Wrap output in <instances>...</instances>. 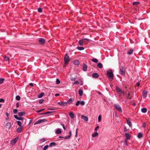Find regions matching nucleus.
Segmentation results:
<instances>
[{"mask_svg":"<svg viewBox=\"0 0 150 150\" xmlns=\"http://www.w3.org/2000/svg\"><path fill=\"white\" fill-rule=\"evenodd\" d=\"M69 115L71 118H73L74 117V114L72 112H70L69 113Z\"/></svg>","mask_w":150,"mask_h":150,"instance_id":"nucleus-23","label":"nucleus"},{"mask_svg":"<svg viewBox=\"0 0 150 150\" xmlns=\"http://www.w3.org/2000/svg\"><path fill=\"white\" fill-rule=\"evenodd\" d=\"M4 80V78H1L0 79V84L2 83Z\"/></svg>","mask_w":150,"mask_h":150,"instance_id":"nucleus-40","label":"nucleus"},{"mask_svg":"<svg viewBox=\"0 0 150 150\" xmlns=\"http://www.w3.org/2000/svg\"><path fill=\"white\" fill-rule=\"evenodd\" d=\"M147 110L146 108H143L142 109L141 111L143 113H145L147 112Z\"/></svg>","mask_w":150,"mask_h":150,"instance_id":"nucleus-26","label":"nucleus"},{"mask_svg":"<svg viewBox=\"0 0 150 150\" xmlns=\"http://www.w3.org/2000/svg\"><path fill=\"white\" fill-rule=\"evenodd\" d=\"M61 125H62V126L63 128V129L65 130L66 129V128L65 127V125L64 124H61Z\"/></svg>","mask_w":150,"mask_h":150,"instance_id":"nucleus-54","label":"nucleus"},{"mask_svg":"<svg viewBox=\"0 0 150 150\" xmlns=\"http://www.w3.org/2000/svg\"><path fill=\"white\" fill-rule=\"evenodd\" d=\"M99 127V126H97L95 128V130L96 131H97V130L98 129Z\"/></svg>","mask_w":150,"mask_h":150,"instance_id":"nucleus-58","label":"nucleus"},{"mask_svg":"<svg viewBox=\"0 0 150 150\" xmlns=\"http://www.w3.org/2000/svg\"><path fill=\"white\" fill-rule=\"evenodd\" d=\"M4 99L3 98H1L0 99V102H4Z\"/></svg>","mask_w":150,"mask_h":150,"instance_id":"nucleus-59","label":"nucleus"},{"mask_svg":"<svg viewBox=\"0 0 150 150\" xmlns=\"http://www.w3.org/2000/svg\"><path fill=\"white\" fill-rule=\"evenodd\" d=\"M114 106L116 109L118 110L119 112H122L121 107L118 104H114Z\"/></svg>","mask_w":150,"mask_h":150,"instance_id":"nucleus-4","label":"nucleus"},{"mask_svg":"<svg viewBox=\"0 0 150 150\" xmlns=\"http://www.w3.org/2000/svg\"><path fill=\"white\" fill-rule=\"evenodd\" d=\"M107 75L109 79L111 80L113 79V74L112 71L111 69H110L107 71Z\"/></svg>","mask_w":150,"mask_h":150,"instance_id":"nucleus-1","label":"nucleus"},{"mask_svg":"<svg viewBox=\"0 0 150 150\" xmlns=\"http://www.w3.org/2000/svg\"><path fill=\"white\" fill-rule=\"evenodd\" d=\"M103 67V65L101 63H99L97 65V67L98 68H101L102 67Z\"/></svg>","mask_w":150,"mask_h":150,"instance_id":"nucleus-32","label":"nucleus"},{"mask_svg":"<svg viewBox=\"0 0 150 150\" xmlns=\"http://www.w3.org/2000/svg\"><path fill=\"white\" fill-rule=\"evenodd\" d=\"M58 104L62 106H65L67 105V103L66 102H58Z\"/></svg>","mask_w":150,"mask_h":150,"instance_id":"nucleus-9","label":"nucleus"},{"mask_svg":"<svg viewBox=\"0 0 150 150\" xmlns=\"http://www.w3.org/2000/svg\"><path fill=\"white\" fill-rule=\"evenodd\" d=\"M133 52V50L132 49H130L129 51L127 52V54H130L132 53Z\"/></svg>","mask_w":150,"mask_h":150,"instance_id":"nucleus-34","label":"nucleus"},{"mask_svg":"<svg viewBox=\"0 0 150 150\" xmlns=\"http://www.w3.org/2000/svg\"><path fill=\"white\" fill-rule=\"evenodd\" d=\"M77 49L79 50H83L84 49V48L83 47L78 46L77 47Z\"/></svg>","mask_w":150,"mask_h":150,"instance_id":"nucleus-33","label":"nucleus"},{"mask_svg":"<svg viewBox=\"0 0 150 150\" xmlns=\"http://www.w3.org/2000/svg\"><path fill=\"white\" fill-rule=\"evenodd\" d=\"M81 119L84 120L85 121L87 122L88 120V118L87 117L84 115H82L81 116Z\"/></svg>","mask_w":150,"mask_h":150,"instance_id":"nucleus-13","label":"nucleus"},{"mask_svg":"<svg viewBox=\"0 0 150 150\" xmlns=\"http://www.w3.org/2000/svg\"><path fill=\"white\" fill-rule=\"evenodd\" d=\"M143 137V134H142L141 132H139L138 133V135H137V137L139 139H140L142 138Z\"/></svg>","mask_w":150,"mask_h":150,"instance_id":"nucleus-22","label":"nucleus"},{"mask_svg":"<svg viewBox=\"0 0 150 150\" xmlns=\"http://www.w3.org/2000/svg\"><path fill=\"white\" fill-rule=\"evenodd\" d=\"M56 145V143L54 142H51L49 144V146L50 147H52L53 146H54Z\"/></svg>","mask_w":150,"mask_h":150,"instance_id":"nucleus-30","label":"nucleus"},{"mask_svg":"<svg viewBox=\"0 0 150 150\" xmlns=\"http://www.w3.org/2000/svg\"><path fill=\"white\" fill-rule=\"evenodd\" d=\"M44 100L43 99H40V100H39V103L41 104L44 101Z\"/></svg>","mask_w":150,"mask_h":150,"instance_id":"nucleus-50","label":"nucleus"},{"mask_svg":"<svg viewBox=\"0 0 150 150\" xmlns=\"http://www.w3.org/2000/svg\"><path fill=\"white\" fill-rule=\"evenodd\" d=\"M6 115L7 116V117L8 116V115H9L8 113L7 112H6Z\"/></svg>","mask_w":150,"mask_h":150,"instance_id":"nucleus-64","label":"nucleus"},{"mask_svg":"<svg viewBox=\"0 0 150 150\" xmlns=\"http://www.w3.org/2000/svg\"><path fill=\"white\" fill-rule=\"evenodd\" d=\"M127 124L130 127H132V124L130 121L129 120V119H127Z\"/></svg>","mask_w":150,"mask_h":150,"instance_id":"nucleus-15","label":"nucleus"},{"mask_svg":"<svg viewBox=\"0 0 150 150\" xmlns=\"http://www.w3.org/2000/svg\"><path fill=\"white\" fill-rule=\"evenodd\" d=\"M92 61L94 62H95V63H97L98 62V60L96 59V58H93L92 59Z\"/></svg>","mask_w":150,"mask_h":150,"instance_id":"nucleus-36","label":"nucleus"},{"mask_svg":"<svg viewBox=\"0 0 150 150\" xmlns=\"http://www.w3.org/2000/svg\"><path fill=\"white\" fill-rule=\"evenodd\" d=\"M77 133H78L77 129H76V134H75V137H77Z\"/></svg>","mask_w":150,"mask_h":150,"instance_id":"nucleus-55","label":"nucleus"},{"mask_svg":"<svg viewBox=\"0 0 150 150\" xmlns=\"http://www.w3.org/2000/svg\"><path fill=\"white\" fill-rule=\"evenodd\" d=\"M17 109H14L13 110V112L14 114H16L17 113Z\"/></svg>","mask_w":150,"mask_h":150,"instance_id":"nucleus-46","label":"nucleus"},{"mask_svg":"<svg viewBox=\"0 0 150 150\" xmlns=\"http://www.w3.org/2000/svg\"><path fill=\"white\" fill-rule=\"evenodd\" d=\"M98 120L99 122H100L102 120V116L101 115H99L98 117Z\"/></svg>","mask_w":150,"mask_h":150,"instance_id":"nucleus-39","label":"nucleus"},{"mask_svg":"<svg viewBox=\"0 0 150 150\" xmlns=\"http://www.w3.org/2000/svg\"><path fill=\"white\" fill-rule=\"evenodd\" d=\"M52 112H53L48 111V112H45L42 113L41 114H43V115H46V114H47L50 113H52Z\"/></svg>","mask_w":150,"mask_h":150,"instance_id":"nucleus-38","label":"nucleus"},{"mask_svg":"<svg viewBox=\"0 0 150 150\" xmlns=\"http://www.w3.org/2000/svg\"><path fill=\"white\" fill-rule=\"evenodd\" d=\"M29 85L31 86H33V84L32 83H30L29 84Z\"/></svg>","mask_w":150,"mask_h":150,"instance_id":"nucleus-61","label":"nucleus"},{"mask_svg":"<svg viewBox=\"0 0 150 150\" xmlns=\"http://www.w3.org/2000/svg\"><path fill=\"white\" fill-rule=\"evenodd\" d=\"M140 2L139 1H135L133 3V4L134 5H137L139 4Z\"/></svg>","mask_w":150,"mask_h":150,"instance_id":"nucleus-35","label":"nucleus"},{"mask_svg":"<svg viewBox=\"0 0 150 150\" xmlns=\"http://www.w3.org/2000/svg\"><path fill=\"white\" fill-rule=\"evenodd\" d=\"M69 134L68 136L66 137H62V136L59 137V138H64V139H69L71 136V131H69Z\"/></svg>","mask_w":150,"mask_h":150,"instance_id":"nucleus-8","label":"nucleus"},{"mask_svg":"<svg viewBox=\"0 0 150 150\" xmlns=\"http://www.w3.org/2000/svg\"><path fill=\"white\" fill-rule=\"evenodd\" d=\"M80 103V101H78L76 104V105L77 106H78Z\"/></svg>","mask_w":150,"mask_h":150,"instance_id":"nucleus-51","label":"nucleus"},{"mask_svg":"<svg viewBox=\"0 0 150 150\" xmlns=\"http://www.w3.org/2000/svg\"><path fill=\"white\" fill-rule=\"evenodd\" d=\"M80 104L82 105H85V102L83 101H82L80 102Z\"/></svg>","mask_w":150,"mask_h":150,"instance_id":"nucleus-47","label":"nucleus"},{"mask_svg":"<svg viewBox=\"0 0 150 150\" xmlns=\"http://www.w3.org/2000/svg\"><path fill=\"white\" fill-rule=\"evenodd\" d=\"M116 90L117 93L119 95H120L121 94V92H122V90L118 86H116Z\"/></svg>","mask_w":150,"mask_h":150,"instance_id":"nucleus-7","label":"nucleus"},{"mask_svg":"<svg viewBox=\"0 0 150 150\" xmlns=\"http://www.w3.org/2000/svg\"><path fill=\"white\" fill-rule=\"evenodd\" d=\"M44 95V93L43 92H42L38 96V97L39 98H42Z\"/></svg>","mask_w":150,"mask_h":150,"instance_id":"nucleus-27","label":"nucleus"},{"mask_svg":"<svg viewBox=\"0 0 150 150\" xmlns=\"http://www.w3.org/2000/svg\"><path fill=\"white\" fill-rule=\"evenodd\" d=\"M14 117L15 119H16L17 120H18V117L17 115H14Z\"/></svg>","mask_w":150,"mask_h":150,"instance_id":"nucleus-56","label":"nucleus"},{"mask_svg":"<svg viewBox=\"0 0 150 150\" xmlns=\"http://www.w3.org/2000/svg\"><path fill=\"white\" fill-rule=\"evenodd\" d=\"M47 121V120L45 119H40L37 121L36 122L34 123V125L42 123L44 122H45Z\"/></svg>","mask_w":150,"mask_h":150,"instance_id":"nucleus-5","label":"nucleus"},{"mask_svg":"<svg viewBox=\"0 0 150 150\" xmlns=\"http://www.w3.org/2000/svg\"><path fill=\"white\" fill-rule=\"evenodd\" d=\"M23 128V126H20L19 127H18L17 129V131L18 133H20L21 132Z\"/></svg>","mask_w":150,"mask_h":150,"instance_id":"nucleus-11","label":"nucleus"},{"mask_svg":"<svg viewBox=\"0 0 150 150\" xmlns=\"http://www.w3.org/2000/svg\"><path fill=\"white\" fill-rule=\"evenodd\" d=\"M98 134V133L97 132H95L94 134H93L92 135V136L93 137H95L97 136Z\"/></svg>","mask_w":150,"mask_h":150,"instance_id":"nucleus-24","label":"nucleus"},{"mask_svg":"<svg viewBox=\"0 0 150 150\" xmlns=\"http://www.w3.org/2000/svg\"><path fill=\"white\" fill-rule=\"evenodd\" d=\"M79 83L78 81H75L74 83V84H79Z\"/></svg>","mask_w":150,"mask_h":150,"instance_id":"nucleus-57","label":"nucleus"},{"mask_svg":"<svg viewBox=\"0 0 150 150\" xmlns=\"http://www.w3.org/2000/svg\"><path fill=\"white\" fill-rule=\"evenodd\" d=\"M25 112L24 111L20 112L18 113V115L19 116H21L23 115H25Z\"/></svg>","mask_w":150,"mask_h":150,"instance_id":"nucleus-18","label":"nucleus"},{"mask_svg":"<svg viewBox=\"0 0 150 150\" xmlns=\"http://www.w3.org/2000/svg\"><path fill=\"white\" fill-rule=\"evenodd\" d=\"M60 83V81L58 79H56V84H59Z\"/></svg>","mask_w":150,"mask_h":150,"instance_id":"nucleus-44","label":"nucleus"},{"mask_svg":"<svg viewBox=\"0 0 150 150\" xmlns=\"http://www.w3.org/2000/svg\"><path fill=\"white\" fill-rule=\"evenodd\" d=\"M18 139V137H16V138L13 139L11 141V144H15L17 141Z\"/></svg>","mask_w":150,"mask_h":150,"instance_id":"nucleus-12","label":"nucleus"},{"mask_svg":"<svg viewBox=\"0 0 150 150\" xmlns=\"http://www.w3.org/2000/svg\"><path fill=\"white\" fill-rule=\"evenodd\" d=\"M74 100V99L71 98H70L69 100H68L66 103H67V104H71L72 102Z\"/></svg>","mask_w":150,"mask_h":150,"instance_id":"nucleus-19","label":"nucleus"},{"mask_svg":"<svg viewBox=\"0 0 150 150\" xmlns=\"http://www.w3.org/2000/svg\"><path fill=\"white\" fill-rule=\"evenodd\" d=\"M125 70L124 67L123 66H121L120 68V74L122 76H124L125 74Z\"/></svg>","mask_w":150,"mask_h":150,"instance_id":"nucleus-2","label":"nucleus"},{"mask_svg":"<svg viewBox=\"0 0 150 150\" xmlns=\"http://www.w3.org/2000/svg\"><path fill=\"white\" fill-rule=\"evenodd\" d=\"M16 123H17L18 125L19 126H21V122L19 121H17L16 122Z\"/></svg>","mask_w":150,"mask_h":150,"instance_id":"nucleus-37","label":"nucleus"},{"mask_svg":"<svg viewBox=\"0 0 150 150\" xmlns=\"http://www.w3.org/2000/svg\"><path fill=\"white\" fill-rule=\"evenodd\" d=\"M4 59L6 61H8L9 60V58L8 57L6 56L4 57Z\"/></svg>","mask_w":150,"mask_h":150,"instance_id":"nucleus-42","label":"nucleus"},{"mask_svg":"<svg viewBox=\"0 0 150 150\" xmlns=\"http://www.w3.org/2000/svg\"><path fill=\"white\" fill-rule=\"evenodd\" d=\"M24 119V118L22 117H18V119L17 120H23Z\"/></svg>","mask_w":150,"mask_h":150,"instance_id":"nucleus-48","label":"nucleus"},{"mask_svg":"<svg viewBox=\"0 0 150 150\" xmlns=\"http://www.w3.org/2000/svg\"><path fill=\"white\" fill-rule=\"evenodd\" d=\"M73 64L75 65H78L79 64V62L78 60H76L74 61Z\"/></svg>","mask_w":150,"mask_h":150,"instance_id":"nucleus-17","label":"nucleus"},{"mask_svg":"<svg viewBox=\"0 0 150 150\" xmlns=\"http://www.w3.org/2000/svg\"><path fill=\"white\" fill-rule=\"evenodd\" d=\"M78 93L79 95L80 96H81L82 95L83 93V92L82 90L79 89L78 91Z\"/></svg>","mask_w":150,"mask_h":150,"instance_id":"nucleus-25","label":"nucleus"},{"mask_svg":"<svg viewBox=\"0 0 150 150\" xmlns=\"http://www.w3.org/2000/svg\"><path fill=\"white\" fill-rule=\"evenodd\" d=\"M12 125L10 122H8L6 123L5 127L6 129V130H9L11 127Z\"/></svg>","mask_w":150,"mask_h":150,"instance_id":"nucleus-6","label":"nucleus"},{"mask_svg":"<svg viewBox=\"0 0 150 150\" xmlns=\"http://www.w3.org/2000/svg\"><path fill=\"white\" fill-rule=\"evenodd\" d=\"M64 60L65 64L68 63L70 61V58L68 56L67 54H66L64 58Z\"/></svg>","mask_w":150,"mask_h":150,"instance_id":"nucleus-3","label":"nucleus"},{"mask_svg":"<svg viewBox=\"0 0 150 150\" xmlns=\"http://www.w3.org/2000/svg\"><path fill=\"white\" fill-rule=\"evenodd\" d=\"M70 79L72 81H74L76 79V78L71 77L70 78Z\"/></svg>","mask_w":150,"mask_h":150,"instance_id":"nucleus-53","label":"nucleus"},{"mask_svg":"<svg viewBox=\"0 0 150 150\" xmlns=\"http://www.w3.org/2000/svg\"><path fill=\"white\" fill-rule=\"evenodd\" d=\"M83 40H85L88 41V42H89L90 41V40L89 39H87V38H84L83 39Z\"/></svg>","mask_w":150,"mask_h":150,"instance_id":"nucleus-60","label":"nucleus"},{"mask_svg":"<svg viewBox=\"0 0 150 150\" xmlns=\"http://www.w3.org/2000/svg\"><path fill=\"white\" fill-rule=\"evenodd\" d=\"M140 82H138L136 83V85L137 86H139L140 85Z\"/></svg>","mask_w":150,"mask_h":150,"instance_id":"nucleus-62","label":"nucleus"},{"mask_svg":"<svg viewBox=\"0 0 150 150\" xmlns=\"http://www.w3.org/2000/svg\"><path fill=\"white\" fill-rule=\"evenodd\" d=\"M126 139H129L130 137V135L128 133H126L125 134Z\"/></svg>","mask_w":150,"mask_h":150,"instance_id":"nucleus-21","label":"nucleus"},{"mask_svg":"<svg viewBox=\"0 0 150 150\" xmlns=\"http://www.w3.org/2000/svg\"><path fill=\"white\" fill-rule=\"evenodd\" d=\"M62 132L61 130L60 129H57L56 132V133L57 134H58L61 133Z\"/></svg>","mask_w":150,"mask_h":150,"instance_id":"nucleus-28","label":"nucleus"},{"mask_svg":"<svg viewBox=\"0 0 150 150\" xmlns=\"http://www.w3.org/2000/svg\"><path fill=\"white\" fill-rule=\"evenodd\" d=\"M124 131L125 132H126V131H127V129H126V127H124Z\"/></svg>","mask_w":150,"mask_h":150,"instance_id":"nucleus-63","label":"nucleus"},{"mask_svg":"<svg viewBox=\"0 0 150 150\" xmlns=\"http://www.w3.org/2000/svg\"><path fill=\"white\" fill-rule=\"evenodd\" d=\"M16 99L17 100H20V97L19 96H17L16 97Z\"/></svg>","mask_w":150,"mask_h":150,"instance_id":"nucleus-41","label":"nucleus"},{"mask_svg":"<svg viewBox=\"0 0 150 150\" xmlns=\"http://www.w3.org/2000/svg\"><path fill=\"white\" fill-rule=\"evenodd\" d=\"M38 41L42 45L44 44L45 42V41L44 39L40 38H39V39L38 40Z\"/></svg>","mask_w":150,"mask_h":150,"instance_id":"nucleus-10","label":"nucleus"},{"mask_svg":"<svg viewBox=\"0 0 150 150\" xmlns=\"http://www.w3.org/2000/svg\"><path fill=\"white\" fill-rule=\"evenodd\" d=\"M92 76L95 78H98L99 77V75L96 73H94L92 74Z\"/></svg>","mask_w":150,"mask_h":150,"instance_id":"nucleus-14","label":"nucleus"},{"mask_svg":"<svg viewBox=\"0 0 150 150\" xmlns=\"http://www.w3.org/2000/svg\"><path fill=\"white\" fill-rule=\"evenodd\" d=\"M124 144H125L126 146H128V144H127V140L126 139H125V142H124Z\"/></svg>","mask_w":150,"mask_h":150,"instance_id":"nucleus-52","label":"nucleus"},{"mask_svg":"<svg viewBox=\"0 0 150 150\" xmlns=\"http://www.w3.org/2000/svg\"><path fill=\"white\" fill-rule=\"evenodd\" d=\"M87 69V66L85 64H83V70L84 71H86Z\"/></svg>","mask_w":150,"mask_h":150,"instance_id":"nucleus-20","label":"nucleus"},{"mask_svg":"<svg viewBox=\"0 0 150 150\" xmlns=\"http://www.w3.org/2000/svg\"><path fill=\"white\" fill-rule=\"evenodd\" d=\"M38 11L39 13H41L42 11V10L41 8H39L38 9Z\"/></svg>","mask_w":150,"mask_h":150,"instance_id":"nucleus-49","label":"nucleus"},{"mask_svg":"<svg viewBox=\"0 0 150 150\" xmlns=\"http://www.w3.org/2000/svg\"><path fill=\"white\" fill-rule=\"evenodd\" d=\"M83 39H82L79 40V44L81 46H82L83 45Z\"/></svg>","mask_w":150,"mask_h":150,"instance_id":"nucleus-29","label":"nucleus"},{"mask_svg":"<svg viewBox=\"0 0 150 150\" xmlns=\"http://www.w3.org/2000/svg\"><path fill=\"white\" fill-rule=\"evenodd\" d=\"M48 147V145H47L45 146L42 149V150H46Z\"/></svg>","mask_w":150,"mask_h":150,"instance_id":"nucleus-43","label":"nucleus"},{"mask_svg":"<svg viewBox=\"0 0 150 150\" xmlns=\"http://www.w3.org/2000/svg\"><path fill=\"white\" fill-rule=\"evenodd\" d=\"M47 140V139L45 138H43L40 140V142H45Z\"/></svg>","mask_w":150,"mask_h":150,"instance_id":"nucleus-31","label":"nucleus"},{"mask_svg":"<svg viewBox=\"0 0 150 150\" xmlns=\"http://www.w3.org/2000/svg\"><path fill=\"white\" fill-rule=\"evenodd\" d=\"M147 95V92L146 91H144L142 93V96L143 98H146Z\"/></svg>","mask_w":150,"mask_h":150,"instance_id":"nucleus-16","label":"nucleus"},{"mask_svg":"<svg viewBox=\"0 0 150 150\" xmlns=\"http://www.w3.org/2000/svg\"><path fill=\"white\" fill-rule=\"evenodd\" d=\"M130 94L129 93H128L127 96V99H130L131 98V97H130Z\"/></svg>","mask_w":150,"mask_h":150,"instance_id":"nucleus-45","label":"nucleus"}]
</instances>
